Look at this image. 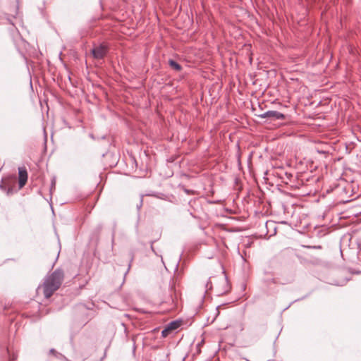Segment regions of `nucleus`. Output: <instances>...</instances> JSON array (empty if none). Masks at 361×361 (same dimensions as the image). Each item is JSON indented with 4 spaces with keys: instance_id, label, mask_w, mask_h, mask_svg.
Listing matches in <instances>:
<instances>
[{
    "instance_id": "1",
    "label": "nucleus",
    "mask_w": 361,
    "mask_h": 361,
    "mask_svg": "<svg viewBox=\"0 0 361 361\" xmlns=\"http://www.w3.org/2000/svg\"><path fill=\"white\" fill-rule=\"evenodd\" d=\"M64 278L63 272L56 269L47 276L42 285L43 293L45 298H50L53 293L59 288Z\"/></svg>"
},
{
    "instance_id": "2",
    "label": "nucleus",
    "mask_w": 361,
    "mask_h": 361,
    "mask_svg": "<svg viewBox=\"0 0 361 361\" xmlns=\"http://www.w3.org/2000/svg\"><path fill=\"white\" fill-rule=\"evenodd\" d=\"M94 58L97 59H102L107 53V47L104 44H100L95 47L92 51Z\"/></svg>"
},
{
    "instance_id": "3",
    "label": "nucleus",
    "mask_w": 361,
    "mask_h": 361,
    "mask_svg": "<svg viewBox=\"0 0 361 361\" xmlns=\"http://www.w3.org/2000/svg\"><path fill=\"white\" fill-rule=\"evenodd\" d=\"M27 171L25 167L18 168V184L19 188H22L25 186L27 180Z\"/></svg>"
},
{
    "instance_id": "4",
    "label": "nucleus",
    "mask_w": 361,
    "mask_h": 361,
    "mask_svg": "<svg viewBox=\"0 0 361 361\" xmlns=\"http://www.w3.org/2000/svg\"><path fill=\"white\" fill-rule=\"evenodd\" d=\"M262 118H269L271 120H283L285 115L276 111H268L260 116Z\"/></svg>"
},
{
    "instance_id": "5",
    "label": "nucleus",
    "mask_w": 361,
    "mask_h": 361,
    "mask_svg": "<svg viewBox=\"0 0 361 361\" xmlns=\"http://www.w3.org/2000/svg\"><path fill=\"white\" fill-rule=\"evenodd\" d=\"M169 64L171 68H173L177 71H179L181 70V66L173 60H169Z\"/></svg>"
},
{
    "instance_id": "6",
    "label": "nucleus",
    "mask_w": 361,
    "mask_h": 361,
    "mask_svg": "<svg viewBox=\"0 0 361 361\" xmlns=\"http://www.w3.org/2000/svg\"><path fill=\"white\" fill-rule=\"evenodd\" d=\"M180 322H171L169 324L167 328L170 331H171L173 330L178 329L180 326Z\"/></svg>"
},
{
    "instance_id": "7",
    "label": "nucleus",
    "mask_w": 361,
    "mask_h": 361,
    "mask_svg": "<svg viewBox=\"0 0 361 361\" xmlns=\"http://www.w3.org/2000/svg\"><path fill=\"white\" fill-rule=\"evenodd\" d=\"M169 332H171V331H170L168 329V328L166 327L165 329H164V330L162 331L161 334H162V336H163L164 337H166V336L168 335V334H169Z\"/></svg>"
},
{
    "instance_id": "8",
    "label": "nucleus",
    "mask_w": 361,
    "mask_h": 361,
    "mask_svg": "<svg viewBox=\"0 0 361 361\" xmlns=\"http://www.w3.org/2000/svg\"><path fill=\"white\" fill-rule=\"evenodd\" d=\"M50 353L54 354L55 353V350L54 349H51L50 350Z\"/></svg>"
}]
</instances>
